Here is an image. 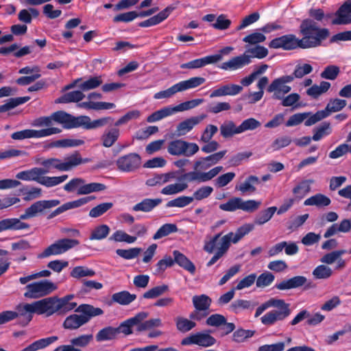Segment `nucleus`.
Masks as SVG:
<instances>
[{
    "instance_id": "obj_11",
    "label": "nucleus",
    "mask_w": 351,
    "mask_h": 351,
    "mask_svg": "<svg viewBox=\"0 0 351 351\" xmlns=\"http://www.w3.org/2000/svg\"><path fill=\"white\" fill-rule=\"evenodd\" d=\"M57 289L56 285L47 280L30 283L25 287L24 296L27 298L36 299L50 294Z\"/></svg>"
},
{
    "instance_id": "obj_7",
    "label": "nucleus",
    "mask_w": 351,
    "mask_h": 351,
    "mask_svg": "<svg viewBox=\"0 0 351 351\" xmlns=\"http://www.w3.org/2000/svg\"><path fill=\"white\" fill-rule=\"evenodd\" d=\"M221 233L215 234L210 241H206L204 245V250L209 254L213 253L215 250L217 252L210 260L207 263V267L214 265L221 258L228 250L229 243L228 237H221Z\"/></svg>"
},
{
    "instance_id": "obj_24",
    "label": "nucleus",
    "mask_w": 351,
    "mask_h": 351,
    "mask_svg": "<svg viewBox=\"0 0 351 351\" xmlns=\"http://www.w3.org/2000/svg\"><path fill=\"white\" fill-rule=\"evenodd\" d=\"M307 281L303 276H296L275 285L274 288L284 291L302 287Z\"/></svg>"
},
{
    "instance_id": "obj_17",
    "label": "nucleus",
    "mask_w": 351,
    "mask_h": 351,
    "mask_svg": "<svg viewBox=\"0 0 351 351\" xmlns=\"http://www.w3.org/2000/svg\"><path fill=\"white\" fill-rule=\"evenodd\" d=\"M199 149V146L196 143L181 139L171 141L168 146L169 154H196Z\"/></svg>"
},
{
    "instance_id": "obj_25",
    "label": "nucleus",
    "mask_w": 351,
    "mask_h": 351,
    "mask_svg": "<svg viewBox=\"0 0 351 351\" xmlns=\"http://www.w3.org/2000/svg\"><path fill=\"white\" fill-rule=\"evenodd\" d=\"M84 141L81 139L63 138L51 142H46L43 145V151H47L52 147H74L82 145Z\"/></svg>"
},
{
    "instance_id": "obj_12",
    "label": "nucleus",
    "mask_w": 351,
    "mask_h": 351,
    "mask_svg": "<svg viewBox=\"0 0 351 351\" xmlns=\"http://www.w3.org/2000/svg\"><path fill=\"white\" fill-rule=\"evenodd\" d=\"M80 242L77 239H61L46 247L38 257L45 258L51 256H56L65 253L69 250L78 245Z\"/></svg>"
},
{
    "instance_id": "obj_34",
    "label": "nucleus",
    "mask_w": 351,
    "mask_h": 351,
    "mask_svg": "<svg viewBox=\"0 0 351 351\" xmlns=\"http://www.w3.org/2000/svg\"><path fill=\"white\" fill-rule=\"evenodd\" d=\"M162 202V199L156 198V199H149L145 198L142 200L141 202L136 204L133 206V210L135 211H143V212H150L157 206H158Z\"/></svg>"
},
{
    "instance_id": "obj_62",
    "label": "nucleus",
    "mask_w": 351,
    "mask_h": 351,
    "mask_svg": "<svg viewBox=\"0 0 351 351\" xmlns=\"http://www.w3.org/2000/svg\"><path fill=\"white\" fill-rule=\"evenodd\" d=\"M330 123L323 122L319 127L314 128V134L312 136V139L317 141L324 136L328 135L330 133Z\"/></svg>"
},
{
    "instance_id": "obj_44",
    "label": "nucleus",
    "mask_w": 351,
    "mask_h": 351,
    "mask_svg": "<svg viewBox=\"0 0 351 351\" xmlns=\"http://www.w3.org/2000/svg\"><path fill=\"white\" fill-rule=\"evenodd\" d=\"M276 210L277 208L276 206L269 207L267 209L261 210L256 216L254 223L259 226L265 224L271 219Z\"/></svg>"
},
{
    "instance_id": "obj_42",
    "label": "nucleus",
    "mask_w": 351,
    "mask_h": 351,
    "mask_svg": "<svg viewBox=\"0 0 351 351\" xmlns=\"http://www.w3.org/2000/svg\"><path fill=\"white\" fill-rule=\"evenodd\" d=\"M29 99L30 97L29 96L10 98L4 104L0 106V112H5L10 110L19 105L26 103Z\"/></svg>"
},
{
    "instance_id": "obj_4",
    "label": "nucleus",
    "mask_w": 351,
    "mask_h": 351,
    "mask_svg": "<svg viewBox=\"0 0 351 351\" xmlns=\"http://www.w3.org/2000/svg\"><path fill=\"white\" fill-rule=\"evenodd\" d=\"M313 69V66L310 64H298L295 66L292 74L282 75L274 80L268 86L267 90L269 93H273V99H282L284 95L287 94L291 90V87L287 84L292 82L295 78H302L311 73Z\"/></svg>"
},
{
    "instance_id": "obj_26",
    "label": "nucleus",
    "mask_w": 351,
    "mask_h": 351,
    "mask_svg": "<svg viewBox=\"0 0 351 351\" xmlns=\"http://www.w3.org/2000/svg\"><path fill=\"white\" fill-rule=\"evenodd\" d=\"M243 90V86L234 84H229L214 90L210 97H217L226 95L234 96L240 93Z\"/></svg>"
},
{
    "instance_id": "obj_46",
    "label": "nucleus",
    "mask_w": 351,
    "mask_h": 351,
    "mask_svg": "<svg viewBox=\"0 0 351 351\" xmlns=\"http://www.w3.org/2000/svg\"><path fill=\"white\" fill-rule=\"evenodd\" d=\"M103 81L101 76L90 77L86 81H82L78 84V88L82 91H88L91 89L96 88L101 85Z\"/></svg>"
},
{
    "instance_id": "obj_2",
    "label": "nucleus",
    "mask_w": 351,
    "mask_h": 351,
    "mask_svg": "<svg viewBox=\"0 0 351 351\" xmlns=\"http://www.w3.org/2000/svg\"><path fill=\"white\" fill-rule=\"evenodd\" d=\"M275 309L267 312L261 317V323L267 326L274 325L278 322L285 320L291 314L290 304L282 299L271 298L261 304L256 309L254 314L255 317H259L269 308Z\"/></svg>"
},
{
    "instance_id": "obj_36",
    "label": "nucleus",
    "mask_w": 351,
    "mask_h": 351,
    "mask_svg": "<svg viewBox=\"0 0 351 351\" xmlns=\"http://www.w3.org/2000/svg\"><path fill=\"white\" fill-rule=\"evenodd\" d=\"M331 203L330 199L326 195L322 193H317L307 198L304 204L305 206H315L317 207H325L330 205Z\"/></svg>"
},
{
    "instance_id": "obj_64",
    "label": "nucleus",
    "mask_w": 351,
    "mask_h": 351,
    "mask_svg": "<svg viewBox=\"0 0 351 351\" xmlns=\"http://www.w3.org/2000/svg\"><path fill=\"white\" fill-rule=\"evenodd\" d=\"M340 73V69L336 65H328L325 67L324 70L321 73V77L335 80Z\"/></svg>"
},
{
    "instance_id": "obj_52",
    "label": "nucleus",
    "mask_w": 351,
    "mask_h": 351,
    "mask_svg": "<svg viewBox=\"0 0 351 351\" xmlns=\"http://www.w3.org/2000/svg\"><path fill=\"white\" fill-rule=\"evenodd\" d=\"M178 231V228L176 224L173 223H165L162 225L157 232L154 234L153 239L157 240L166 237L171 233L176 232Z\"/></svg>"
},
{
    "instance_id": "obj_54",
    "label": "nucleus",
    "mask_w": 351,
    "mask_h": 351,
    "mask_svg": "<svg viewBox=\"0 0 351 351\" xmlns=\"http://www.w3.org/2000/svg\"><path fill=\"white\" fill-rule=\"evenodd\" d=\"M173 113V112L171 107H165L151 114L147 117V121L149 123L158 121L163 118L171 115Z\"/></svg>"
},
{
    "instance_id": "obj_49",
    "label": "nucleus",
    "mask_w": 351,
    "mask_h": 351,
    "mask_svg": "<svg viewBox=\"0 0 351 351\" xmlns=\"http://www.w3.org/2000/svg\"><path fill=\"white\" fill-rule=\"evenodd\" d=\"M176 328L181 332H186L195 327L196 324L191 320L182 317H177L175 319Z\"/></svg>"
},
{
    "instance_id": "obj_28",
    "label": "nucleus",
    "mask_w": 351,
    "mask_h": 351,
    "mask_svg": "<svg viewBox=\"0 0 351 351\" xmlns=\"http://www.w3.org/2000/svg\"><path fill=\"white\" fill-rule=\"evenodd\" d=\"M173 261L184 269L188 271L191 274L195 272V265L182 253L178 250L173 252Z\"/></svg>"
},
{
    "instance_id": "obj_13",
    "label": "nucleus",
    "mask_w": 351,
    "mask_h": 351,
    "mask_svg": "<svg viewBox=\"0 0 351 351\" xmlns=\"http://www.w3.org/2000/svg\"><path fill=\"white\" fill-rule=\"evenodd\" d=\"M300 39L298 38L295 34H289L272 39L269 43V47L271 49H282L289 51L297 48L303 49Z\"/></svg>"
},
{
    "instance_id": "obj_1",
    "label": "nucleus",
    "mask_w": 351,
    "mask_h": 351,
    "mask_svg": "<svg viewBox=\"0 0 351 351\" xmlns=\"http://www.w3.org/2000/svg\"><path fill=\"white\" fill-rule=\"evenodd\" d=\"M60 204L58 199L39 200L32 204L25 210L19 218H6L0 221V232L6 230H21L29 229L30 225L22 220L33 218L38 215H43L46 210L56 207Z\"/></svg>"
},
{
    "instance_id": "obj_8",
    "label": "nucleus",
    "mask_w": 351,
    "mask_h": 351,
    "mask_svg": "<svg viewBox=\"0 0 351 351\" xmlns=\"http://www.w3.org/2000/svg\"><path fill=\"white\" fill-rule=\"evenodd\" d=\"M88 161L89 160L88 158H82L80 157V155H71L64 162L58 158H51L47 160H43L40 162V165L46 169L44 170L47 171V172L52 169L64 171H69L77 165Z\"/></svg>"
},
{
    "instance_id": "obj_53",
    "label": "nucleus",
    "mask_w": 351,
    "mask_h": 351,
    "mask_svg": "<svg viewBox=\"0 0 351 351\" xmlns=\"http://www.w3.org/2000/svg\"><path fill=\"white\" fill-rule=\"evenodd\" d=\"M110 230V228L106 224L98 226L92 231L89 239L90 240L104 239L108 235Z\"/></svg>"
},
{
    "instance_id": "obj_59",
    "label": "nucleus",
    "mask_w": 351,
    "mask_h": 351,
    "mask_svg": "<svg viewBox=\"0 0 351 351\" xmlns=\"http://www.w3.org/2000/svg\"><path fill=\"white\" fill-rule=\"evenodd\" d=\"M187 187L188 185L186 183L171 184L164 187L161 191V193L167 195H174L182 192Z\"/></svg>"
},
{
    "instance_id": "obj_23",
    "label": "nucleus",
    "mask_w": 351,
    "mask_h": 351,
    "mask_svg": "<svg viewBox=\"0 0 351 351\" xmlns=\"http://www.w3.org/2000/svg\"><path fill=\"white\" fill-rule=\"evenodd\" d=\"M174 8H175L171 5L167 6L156 15H154V16L139 23L138 26L141 27H147L156 25L167 19Z\"/></svg>"
},
{
    "instance_id": "obj_29",
    "label": "nucleus",
    "mask_w": 351,
    "mask_h": 351,
    "mask_svg": "<svg viewBox=\"0 0 351 351\" xmlns=\"http://www.w3.org/2000/svg\"><path fill=\"white\" fill-rule=\"evenodd\" d=\"M120 131L118 128L111 127L107 128L101 136L102 145L106 147H111L118 139Z\"/></svg>"
},
{
    "instance_id": "obj_37",
    "label": "nucleus",
    "mask_w": 351,
    "mask_h": 351,
    "mask_svg": "<svg viewBox=\"0 0 351 351\" xmlns=\"http://www.w3.org/2000/svg\"><path fill=\"white\" fill-rule=\"evenodd\" d=\"M80 108H82L86 110H110L115 107L114 104L105 101H84L78 104Z\"/></svg>"
},
{
    "instance_id": "obj_22",
    "label": "nucleus",
    "mask_w": 351,
    "mask_h": 351,
    "mask_svg": "<svg viewBox=\"0 0 351 351\" xmlns=\"http://www.w3.org/2000/svg\"><path fill=\"white\" fill-rule=\"evenodd\" d=\"M206 117L207 115L206 114H202L198 116L186 119L177 125L176 131L179 135H184Z\"/></svg>"
},
{
    "instance_id": "obj_20",
    "label": "nucleus",
    "mask_w": 351,
    "mask_h": 351,
    "mask_svg": "<svg viewBox=\"0 0 351 351\" xmlns=\"http://www.w3.org/2000/svg\"><path fill=\"white\" fill-rule=\"evenodd\" d=\"M251 62V56L245 52L240 56H235L227 62H223L219 67L223 70H237Z\"/></svg>"
},
{
    "instance_id": "obj_32",
    "label": "nucleus",
    "mask_w": 351,
    "mask_h": 351,
    "mask_svg": "<svg viewBox=\"0 0 351 351\" xmlns=\"http://www.w3.org/2000/svg\"><path fill=\"white\" fill-rule=\"evenodd\" d=\"M47 173L42 168H33L29 171H23L18 173L16 176V178L23 180H34L39 183L41 178L40 176Z\"/></svg>"
},
{
    "instance_id": "obj_58",
    "label": "nucleus",
    "mask_w": 351,
    "mask_h": 351,
    "mask_svg": "<svg viewBox=\"0 0 351 351\" xmlns=\"http://www.w3.org/2000/svg\"><path fill=\"white\" fill-rule=\"evenodd\" d=\"M93 336L90 335H81L70 340V343L75 348H82L86 347L93 340Z\"/></svg>"
},
{
    "instance_id": "obj_41",
    "label": "nucleus",
    "mask_w": 351,
    "mask_h": 351,
    "mask_svg": "<svg viewBox=\"0 0 351 351\" xmlns=\"http://www.w3.org/2000/svg\"><path fill=\"white\" fill-rule=\"evenodd\" d=\"M117 330L114 327H105L96 334L95 339L98 342L110 341L117 338Z\"/></svg>"
},
{
    "instance_id": "obj_6",
    "label": "nucleus",
    "mask_w": 351,
    "mask_h": 351,
    "mask_svg": "<svg viewBox=\"0 0 351 351\" xmlns=\"http://www.w3.org/2000/svg\"><path fill=\"white\" fill-rule=\"evenodd\" d=\"M74 298L73 294L66 295L61 298L57 296L45 298L48 310V316L55 313L64 315L66 313L76 308V302H70Z\"/></svg>"
},
{
    "instance_id": "obj_5",
    "label": "nucleus",
    "mask_w": 351,
    "mask_h": 351,
    "mask_svg": "<svg viewBox=\"0 0 351 351\" xmlns=\"http://www.w3.org/2000/svg\"><path fill=\"white\" fill-rule=\"evenodd\" d=\"M75 312L67 316L62 324L64 329L75 330L86 324L94 317L101 315L104 311L101 308L90 304H83L75 308Z\"/></svg>"
},
{
    "instance_id": "obj_15",
    "label": "nucleus",
    "mask_w": 351,
    "mask_h": 351,
    "mask_svg": "<svg viewBox=\"0 0 351 351\" xmlns=\"http://www.w3.org/2000/svg\"><path fill=\"white\" fill-rule=\"evenodd\" d=\"M60 132H61V130L58 128H49L40 130L25 129L12 133L11 134V138L13 140L21 141L31 138H41L55 134H58Z\"/></svg>"
},
{
    "instance_id": "obj_33",
    "label": "nucleus",
    "mask_w": 351,
    "mask_h": 351,
    "mask_svg": "<svg viewBox=\"0 0 351 351\" xmlns=\"http://www.w3.org/2000/svg\"><path fill=\"white\" fill-rule=\"evenodd\" d=\"M257 305L258 302L239 299L232 302L230 306V309L234 313H239L241 311L244 310L252 311Z\"/></svg>"
},
{
    "instance_id": "obj_47",
    "label": "nucleus",
    "mask_w": 351,
    "mask_h": 351,
    "mask_svg": "<svg viewBox=\"0 0 351 351\" xmlns=\"http://www.w3.org/2000/svg\"><path fill=\"white\" fill-rule=\"evenodd\" d=\"M106 189V185L101 183L93 182L89 184H83L77 191L78 195H86L93 192L101 191Z\"/></svg>"
},
{
    "instance_id": "obj_48",
    "label": "nucleus",
    "mask_w": 351,
    "mask_h": 351,
    "mask_svg": "<svg viewBox=\"0 0 351 351\" xmlns=\"http://www.w3.org/2000/svg\"><path fill=\"white\" fill-rule=\"evenodd\" d=\"M220 132L221 136L226 138L232 137L236 134L241 133V132L239 131V126L237 127L232 121L223 123L220 126Z\"/></svg>"
},
{
    "instance_id": "obj_31",
    "label": "nucleus",
    "mask_w": 351,
    "mask_h": 351,
    "mask_svg": "<svg viewBox=\"0 0 351 351\" xmlns=\"http://www.w3.org/2000/svg\"><path fill=\"white\" fill-rule=\"evenodd\" d=\"M87 199H78L75 201L69 202H66L62 206L57 208L56 210H54L52 213H51L48 217V219H51L56 216L64 213V211H66L70 209L75 208L82 206V205H84L86 204Z\"/></svg>"
},
{
    "instance_id": "obj_43",
    "label": "nucleus",
    "mask_w": 351,
    "mask_h": 351,
    "mask_svg": "<svg viewBox=\"0 0 351 351\" xmlns=\"http://www.w3.org/2000/svg\"><path fill=\"white\" fill-rule=\"evenodd\" d=\"M195 309L200 311H208L212 300L206 295H195L192 298Z\"/></svg>"
},
{
    "instance_id": "obj_40",
    "label": "nucleus",
    "mask_w": 351,
    "mask_h": 351,
    "mask_svg": "<svg viewBox=\"0 0 351 351\" xmlns=\"http://www.w3.org/2000/svg\"><path fill=\"white\" fill-rule=\"evenodd\" d=\"M58 339L57 336H51L47 338L40 339L37 340L21 351H37L40 349H43L52 343L56 341Z\"/></svg>"
},
{
    "instance_id": "obj_27",
    "label": "nucleus",
    "mask_w": 351,
    "mask_h": 351,
    "mask_svg": "<svg viewBox=\"0 0 351 351\" xmlns=\"http://www.w3.org/2000/svg\"><path fill=\"white\" fill-rule=\"evenodd\" d=\"M254 228V225L252 223H245L242 226L237 228L234 233L229 232L228 234L224 235L223 237H228L229 247L230 246V243H237L239 242L243 237L250 233Z\"/></svg>"
},
{
    "instance_id": "obj_19",
    "label": "nucleus",
    "mask_w": 351,
    "mask_h": 351,
    "mask_svg": "<svg viewBox=\"0 0 351 351\" xmlns=\"http://www.w3.org/2000/svg\"><path fill=\"white\" fill-rule=\"evenodd\" d=\"M336 17L332 21V25H347L351 23V0H347L335 12Z\"/></svg>"
},
{
    "instance_id": "obj_61",
    "label": "nucleus",
    "mask_w": 351,
    "mask_h": 351,
    "mask_svg": "<svg viewBox=\"0 0 351 351\" xmlns=\"http://www.w3.org/2000/svg\"><path fill=\"white\" fill-rule=\"evenodd\" d=\"M95 271L84 266L75 267L71 271V276L75 278H80L86 276H93Z\"/></svg>"
},
{
    "instance_id": "obj_10",
    "label": "nucleus",
    "mask_w": 351,
    "mask_h": 351,
    "mask_svg": "<svg viewBox=\"0 0 351 351\" xmlns=\"http://www.w3.org/2000/svg\"><path fill=\"white\" fill-rule=\"evenodd\" d=\"M114 119L111 117H102L98 119L91 121L90 118L86 115L74 117L72 115L71 129L82 128L84 130H93L102 128L106 125H112Z\"/></svg>"
},
{
    "instance_id": "obj_18",
    "label": "nucleus",
    "mask_w": 351,
    "mask_h": 351,
    "mask_svg": "<svg viewBox=\"0 0 351 351\" xmlns=\"http://www.w3.org/2000/svg\"><path fill=\"white\" fill-rule=\"evenodd\" d=\"M222 167L218 166L213 168L209 171L206 173H201L197 171H191L186 173L183 177L185 180L192 182L198 181L199 182H206L210 180L215 177L221 170Z\"/></svg>"
},
{
    "instance_id": "obj_55",
    "label": "nucleus",
    "mask_w": 351,
    "mask_h": 351,
    "mask_svg": "<svg viewBox=\"0 0 351 351\" xmlns=\"http://www.w3.org/2000/svg\"><path fill=\"white\" fill-rule=\"evenodd\" d=\"M332 270L328 266L320 265L313 271V276L315 279H328L332 275Z\"/></svg>"
},
{
    "instance_id": "obj_9",
    "label": "nucleus",
    "mask_w": 351,
    "mask_h": 351,
    "mask_svg": "<svg viewBox=\"0 0 351 351\" xmlns=\"http://www.w3.org/2000/svg\"><path fill=\"white\" fill-rule=\"evenodd\" d=\"M14 312L17 315V317L19 316L23 317L25 324L32 320L34 313L38 315L46 314L48 316V310L45 298L32 304H19L16 306V311Z\"/></svg>"
},
{
    "instance_id": "obj_39",
    "label": "nucleus",
    "mask_w": 351,
    "mask_h": 351,
    "mask_svg": "<svg viewBox=\"0 0 351 351\" xmlns=\"http://www.w3.org/2000/svg\"><path fill=\"white\" fill-rule=\"evenodd\" d=\"M223 155H208L205 158L197 161L194 165L195 170H205L216 164L220 160Z\"/></svg>"
},
{
    "instance_id": "obj_14",
    "label": "nucleus",
    "mask_w": 351,
    "mask_h": 351,
    "mask_svg": "<svg viewBox=\"0 0 351 351\" xmlns=\"http://www.w3.org/2000/svg\"><path fill=\"white\" fill-rule=\"evenodd\" d=\"M72 115L62 110L56 111L49 117H41L36 120V124L38 126H50L52 121L61 123L64 128L71 129Z\"/></svg>"
},
{
    "instance_id": "obj_60",
    "label": "nucleus",
    "mask_w": 351,
    "mask_h": 351,
    "mask_svg": "<svg viewBox=\"0 0 351 351\" xmlns=\"http://www.w3.org/2000/svg\"><path fill=\"white\" fill-rule=\"evenodd\" d=\"M254 333V330L238 328L233 332L232 341L237 343L243 342L247 339L252 337Z\"/></svg>"
},
{
    "instance_id": "obj_50",
    "label": "nucleus",
    "mask_w": 351,
    "mask_h": 351,
    "mask_svg": "<svg viewBox=\"0 0 351 351\" xmlns=\"http://www.w3.org/2000/svg\"><path fill=\"white\" fill-rule=\"evenodd\" d=\"M112 207L113 203L112 202H104L99 204L90 210L88 215L92 218L99 217L103 215Z\"/></svg>"
},
{
    "instance_id": "obj_45",
    "label": "nucleus",
    "mask_w": 351,
    "mask_h": 351,
    "mask_svg": "<svg viewBox=\"0 0 351 351\" xmlns=\"http://www.w3.org/2000/svg\"><path fill=\"white\" fill-rule=\"evenodd\" d=\"M312 180H304L300 182L293 189V193L299 199L303 198L311 191Z\"/></svg>"
},
{
    "instance_id": "obj_3",
    "label": "nucleus",
    "mask_w": 351,
    "mask_h": 351,
    "mask_svg": "<svg viewBox=\"0 0 351 351\" xmlns=\"http://www.w3.org/2000/svg\"><path fill=\"white\" fill-rule=\"evenodd\" d=\"M303 49L316 48L330 36L328 28L319 27L317 22L311 19H304L299 27Z\"/></svg>"
},
{
    "instance_id": "obj_51",
    "label": "nucleus",
    "mask_w": 351,
    "mask_h": 351,
    "mask_svg": "<svg viewBox=\"0 0 351 351\" xmlns=\"http://www.w3.org/2000/svg\"><path fill=\"white\" fill-rule=\"evenodd\" d=\"M203 101V99H191L189 101L182 102L171 108L173 113L176 112H182L194 108L200 105L201 104H202Z\"/></svg>"
},
{
    "instance_id": "obj_56",
    "label": "nucleus",
    "mask_w": 351,
    "mask_h": 351,
    "mask_svg": "<svg viewBox=\"0 0 351 351\" xmlns=\"http://www.w3.org/2000/svg\"><path fill=\"white\" fill-rule=\"evenodd\" d=\"M68 178L67 175H63L61 176H56V177H48L44 176L41 177L39 180V184L44 185L47 187H51L56 185H58L64 181H65Z\"/></svg>"
},
{
    "instance_id": "obj_30",
    "label": "nucleus",
    "mask_w": 351,
    "mask_h": 351,
    "mask_svg": "<svg viewBox=\"0 0 351 351\" xmlns=\"http://www.w3.org/2000/svg\"><path fill=\"white\" fill-rule=\"evenodd\" d=\"M260 183L259 178L256 176H248L243 182H241L235 186V189L241 191L242 193H254L256 190L255 185Z\"/></svg>"
},
{
    "instance_id": "obj_38",
    "label": "nucleus",
    "mask_w": 351,
    "mask_h": 351,
    "mask_svg": "<svg viewBox=\"0 0 351 351\" xmlns=\"http://www.w3.org/2000/svg\"><path fill=\"white\" fill-rule=\"evenodd\" d=\"M80 90H73L66 93L56 100V104H68L71 102H79L82 101L85 95Z\"/></svg>"
},
{
    "instance_id": "obj_63",
    "label": "nucleus",
    "mask_w": 351,
    "mask_h": 351,
    "mask_svg": "<svg viewBox=\"0 0 351 351\" xmlns=\"http://www.w3.org/2000/svg\"><path fill=\"white\" fill-rule=\"evenodd\" d=\"M346 101L345 99H330L329 103L327 104L326 108L324 109L328 113V115L330 112H337L342 110L346 106Z\"/></svg>"
},
{
    "instance_id": "obj_21",
    "label": "nucleus",
    "mask_w": 351,
    "mask_h": 351,
    "mask_svg": "<svg viewBox=\"0 0 351 351\" xmlns=\"http://www.w3.org/2000/svg\"><path fill=\"white\" fill-rule=\"evenodd\" d=\"M221 60L220 55L207 56L183 63L180 65L181 69H195L205 66L207 64H214Z\"/></svg>"
},
{
    "instance_id": "obj_16",
    "label": "nucleus",
    "mask_w": 351,
    "mask_h": 351,
    "mask_svg": "<svg viewBox=\"0 0 351 351\" xmlns=\"http://www.w3.org/2000/svg\"><path fill=\"white\" fill-rule=\"evenodd\" d=\"M216 342V339L210 334L205 332H199L184 338L181 341V344L182 346L195 344L200 347L208 348L213 346Z\"/></svg>"
},
{
    "instance_id": "obj_57",
    "label": "nucleus",
    "mask_w": 351,
    "mask_h": 351,
    "mask_svg": "<svg viewBox=\"0 0 351 351\" xmlns=\"http://www.w3.org/2000/svg\"><path fill=\"white\" fill-rule=\"evenodd\" d=\"M275 276L269 271H265L258 277L256 276V285L257 287L264 288L270 285L274 280Z\"/></svg>"
},
{
    "instance_id": "obj_35",
    "label": "nucleus",
    "mask_w": 351,
    "mask_h": 351,
    "mask_svg": "<svg viewBox=\"0 0 351 351\" xmlns=\"http://www.w3.org/2000/svg\"><path fill=\"white\" fill-rule=\"evenodd\" d=\"M206 79L202 77H193L186 80L176 83L179 92H182L189 89L195 88L203 84Z\"/></svg>"
}]
</instances>
